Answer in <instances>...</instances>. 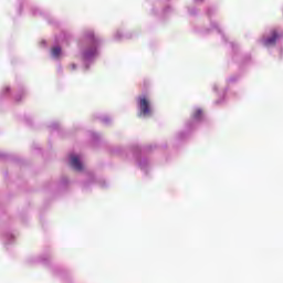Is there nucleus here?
<instances>
[{"label": "nucleus", "mask_w": 283, "mask_h": 283, "mask_svg": "<svg viewBox=\"0 0 283 283\" xmlns=\"http://www.w3.org/2000/svg\"><path fill=\"white\" fill-rule=\"evenodd\" d=\"M88 36L91 39V46L84 51V60L92 61L96 54H98V51L96 50V43H98V39L94 38V33L90 32Z\"/></svg>", "instance_id": "1"}, {"label": "nucleus", "mask_w": 283, "mask_h": 283, "mask_svg": "<svg viewBox=\"0 0 283 283\" xmlns=\"http://www.w3.org/2000/svg\"><path fill=\"white\" fill-rule=\"evenodd\" d=\"M139 116H151V103L147 97L142 96L138 101Z\"/></svg>", "instance_id": "2"}, {"label": "nucleus", "mask_w": 283, "mask_h": 283, "mask_svg": "<svg viewBox=\"0 0 283 283\" xmlns=\"http://www.w3.org/2000/svg\"><path fill=\"white\" fill-rule=\"evenodd\" d=\"M70 165L73 167V169H75V171H83V161L81 160V156L71 155Z\"/></svg>", "instance_id": "3"}, {"label": "nucleus", "mask_w": 283, "mask_h": 283, "mask_svg": "<svg viewBox=\"0 0 283 283\" xmlns=\"http://www.w3.org/2000/svg\"><path fill=\"white\" fill-rule=\"evenodd\" d=\"M277 36H279L277 31L273 30L271 32V36L262 39L263 45H265V46L275 45V42L277 41Z\"/></svg>", "instance_id": "4"}, {"label": "nucleus", "mask_w": 283, "mask_h": 283, "mask_svg": "<svg viewBox=\"0 0 283 283\" xmlns=\"http://www.w3.org/2000/svg\"><path fill=\"white\" fill-rule=\"evenodd\" d=\"M51 54L53 59H59V56L62 54L61 46H54L51 51Z\"/></svg>", "instance_id": "5"}, {"label": "nucleus", "mask_w": 283, "mask_h": 283, "mask_svg": "<svg viewBox=\"0 0 283 283\" xmlns=\"http://www.w3.org/2000/svg\"><path fill=\"white\" fill-rule=\"evenodd\" d=\"M201 116H202V109L198 108L193 114V118L195 120H200Z\"/></svg>", "instance_id": "6"}, {"label": "nucleus", "mask_w": 283, "mask_h": 283, "mask_svg": "<svg viewBox=\"0 0 283 283\" xmlns=\"http://www.w3.org/2000/svg\"><path fill=\"white\" fill-rule=\"evenodd\" d=\"M102 120H103V123H111L112 122V119L109 117H104Z\"/></svg>", "instance_id": "7"}, {"label": "nucleus", "mask_w": 283, "mask_h": 283, "mask_svg": "<svg viewBox=\"0 0 283 283\" xmlns=\"http://www.w3.org/2000/svg\"><path fill=\"white\" fill-rule=\"evenodd\" d=\"M72 70H76V64L71 65Z\"/></svg>", "instance_id": "8"}, {"label": "nucleus", "mask_w": 283, "mask_h": 283, "mask_svg": "<svg viewBox=\"0 0 283 283\" xmlns=\"http://www.w3.org/2000/svg\"><path fill=\"white\" fill-rule=\"evenodd\" d=\"M9 91H10V87H7V88H6V92H9Z\"/></svg>", "instance_id": "9"}, {"label": "nucleus", "mask_w": 283, "mask_h": 283, "mask_svg": "<svg viewBox=\"0 0 283 283\" xmlns=\"http://www.w3.org/2000/svg\"><path fill=\"white\" fill-rule=\"evenodd\" d=\"M196 1H200V0H196Z\"/></svg>", "instance_id": "10"}]
</instances>
